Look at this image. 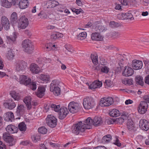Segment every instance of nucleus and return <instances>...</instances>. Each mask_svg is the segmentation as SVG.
I'll return each mask as SVG.
<instances>
[{
	"label": "nucleus",
	"mask_w": 149,
	"mask_h": 149,
	"mask_svg": "<svg viewBox=\"0 0 149 149\" xmlns=\"http://www.w3.org/2000/svg\"><path fill=\"white\" fill-rule=\"evenodd\" d=\"M78 123L74 124L72 127V133L76 134H78L80 132H84L86 129H90L92 125L97 127L102 125L103 122H78Z\"/></svg>",
	"instance_id": "obj_1"
},
{
	"label": "nucleus",
	"mask_w": 149,
	"mask_h": 149,
	"mask_svg": "<svg viewBox=\"0 0 149 149\" xmlns=\"http://www.w3.org/2000/svg\"><path fill=\"white\" fill-rule=\"evenodd\" d=\"M22 46L23 50L28 53H32L34 49L33 46L31 41L28 39L23 41Z\"/></svg>",
	"instance_id": "obj_2"
},
{
	"label": "nucleus",
	"mask_w": 149,
	"mask_h": 149,
	"mask_svg": "<svg viewBox=\"0 0 149 149\" xmlns=\"http://www.w3.org/2000/svg\"><path fill=\"white\" fill-rule=\"evenodd\" d=\"M59 84V82L56 80L52 81L50 84V91L56 96H58L60 94V89L58 86Z\"/></svg>",
	"instance_id": "obj_3"
},
{
	"label": "nucleus",
	"mask_w": 149,
	"mask_h": 149,
	"mask_svg": "<svg viewBox=\"0 0 149 149\" xmlns=\"http://www.w3.org/2000/svg\"><path fill=\"white\" fill-rule=\"evenodd\" d=\"M68 107L70 111L73 113H77L81 109V105L79 103L73 101L69 103Z\"/></svg>",
	"instance_id": "obj_4"
},
{
	"label": "nucleus",
	"mask_w": 149,
	"mask_h": 149,
	"mask_svg": "<svg viewBox=\"0 0 149 149\" xmlns=\"http://www.w3.org/2000/svg\"><path fill=\"white\" fill-rule=\"evenodd\" d=\"M83 104L86 109H89L93 108L95 104L94 100L90 97L85 98L83 100Z\"/></svg>",
	"instance_id": "obj_5"
},
{
	"label": "nucleus",
	"mask_w": 149,
	"mask_h": 149,
	"mask_svg": "<svg viewBox=\"0 0 149 149\" xmlns=\"http://www.w3.org/2000/svg\"><path fill=\"white\" fill-rule=\"evenodd\" d=\"M18 23L19 28L24 29L27 27L29 23L28 19L25 16H23L19 19Z\"/></svg>",
	"instance_id": "obj_6"
},
{
	"label": "nucleus",
	"mask_w": 149,
	"mask_h": 149,
	"mask_svg": "<svg viewBox=\"0 0 149 149\" xmlns=\"http://www.w3.org/2000/svg\"><path fill=\"white\" fill-rule=\"evenodd\" d=\"M10 134L7 132H5L3 134V139L6 142L9 143V146H12L14 145L16 141V140L14 139Z\"/></svg>",
	"instance_id": "obj_7"
},
{
	"label": "nucleus",
	"mask_w": 149,
	"mask_h": 149,
	"mask_svg": "<svg viewBox=\"0 0 149 149\" xmlns=\"http://www.w3.org/2000/svg\"><path fill=\"white\" fill-rule=\"evenodd\" d=\"M113 99L111 97L102 98L100 101V104L102 107L109 106L113 103Z\"/></svg>",
	"instance_id": "obj_8"
},
{
	"label": "nucleus",
	"mask_w": 149,
	"mask_h": 149,
	"mask_svg": "<svg viewBox=\"0 0 149 149\" xmlns=\"http://www.w3.org/2000/svg\"><path fill=\"white\" fill-rule=\"evenodd\" d=\"M4 106L7 109L12 110L14 109L16 106L15 102L12 99H9L6 100L3 104Z\"/></svg>",
	"instance_id": "obj_9"
},
{
	"label": "nucleus",
	"mask_w": 149,
	"mask_h": 149,
	"mask_svg": "<svg viewBox=\"0 0 149 149\" xmlns=\"http://www.w3.org/2000/svg\"><path fill=\"white\" fill-rule=\"evenodd\" d=\"M58 112V118L60 120L64 118L69 113L68 109L65 107H61Z\"/></svg>",
	"instance_id": "obj_10"
},
{
	"label": "nucleus",
	"mask_w": 149,
	"mask_h": 149,
	"mask_svg": "<svg viewBox=\"0 0 149 149\" xmlns=\"http://www.w3.org/2000/svg\"><path fill=\"white\" fill-rule=\"evenodd\" d=\"M20 84L27 86L29 84L31 81V80L29 78H27L26 76L24 75H20L19 80H17Z\"/></svg>",
	"instance_id": "obj_11"
},
{
	"label": "nucleus",
	"mask_w": 149,
	"mask_h": 149,
	"mask_svg": "<svg viewBox=\"0 0 149 149\" xmlns=\"http://www.w3.org/2000/svg\"><path fill=\"white\" fill-rule=\"evenodd\" d=\"M1 22L2 25L4 29L8 30L10 28V24L8 18L5 16H3L1 18Z\"/></svg>",
	"instance_id": "obj_12"
},
{
	"label": "nucleus",
	"mask_w": 149,
	"mask_h": 149,
	"mask_svg": "<svg viewBox=\"0 0 149 149\" xmlns=\"http://www.w3.org/2000/svg\"><path fill=\"white\" fill-rule=\"evenodd\" d=\"M26 63L23 61H18L16 65V69L18 71H22L26 68Z\"/></svg>",
	"instance_id": "obj_13"
},
{
	"label": "nucleus",
	"mask_w": 149,
	"mask_h": 149,
	"mask_svg": "<svg viewBox=\"0 0 149 149\" xmlns=\"http://www.w3.org/2000/svg\"><path fill=\"white\" fill-rule=\"evenodd\" d=\"M133 69L128 66H126L122 74L125 77H129L132 76L134 73Z\"/></svg>",
	"instance_id": "obj_14"
},
{
	"label": "nucleus",
	"mask_w": 149,
	"mask_h": 149,
	"mask_svg": "<svg viewBox=\"0 0 149 149\" xmlns=\"http://www.w3.org/2000/svg\"><path fill=\"white\" fill-rule=\"evenodd\" d=\"M117 18L119 19H130L131 20L134 19L133 15L131 13H128L118 14Z\"/></svg>",
	"instance_id": "obj_15"
},
{
	"label": "nucleus",
	"mask_w": 149,
	"mask_h": 149,
	"mask_svg": "<svg viewBox=\"0 0 149 149\" xmlns=\"http://www.w3.org/2000/svg\"><path fill=\"white\" fill-rule=\"evenodd\" d=\"M6 129L7 133L9 134L16 133L18 130L17 127L11 125H8Z\"/></svg>",
	"instance_id": "obj_16"
},
{
	"label": "nucleus",
	"mask_w": 149,
	"mask_h": 149,
	"mask_svg": "<svg viewBox=\"0 0 149 149\" xmlns=\"http://www.w3.org/2000/svg\"><path fill=\"white\" fill-rule=\"evenodd\" d=\"M30 70L33 74H37L40 72V69L38 65L35 64H31L29 67Z\"/></svg>",
	"instance_id": "obj_17"
},
{
	"label": "nucleus",
	"mask_w": 149,
	"mask_h": 149,
	"mask_svg": "<svg viewBox=\"0 0 149 149\" xmlns=\"http://www.w3.org/2000/svg\"><path fill=\"white\" fill-rule=\"evenodd\" d=\"M102 85V82L96 80L94 81L89 86V88L90 89L94 90L97 88L100 87Z\"/></svg>",
	"instance_id": "obj_18"
},
{
	"label": "nucleus",
	"mask_w": 149,
	"mask_h": 149,
	"mask_svg": "<svg viewBox=\"0 0 149 149\" xmlns=\"http://www.w3.org/2000/svg\"><path fill=\"white\" fill-rule=\"evenodd\" d=\"M148 107L147 104L144 101H141L140 102V114H144L147 111Z\"/></svg>",
	"instance_id": "obj_19"
},
{
	"label": "nucleus",
	"mask_w": 149,
	"mask_h": 149,
	"mask_svg": "<svg viewBox=\"0 0 149 149\" xmlns=\"http://www.w3.org/2000/svg\"><path fill=\"white\" fill-rule=\"evenodd\" d=\"M91 38L92 40L97 41H101L103 39V37L98 32L92 33Z\"/></svg>",
	"instance_id": "obj_20"
},
{
	"label": "nucleus",
	"mask_w": 149,
	"mask_h": 149,
	"mask_svg": "<svg viewBox=\"0 0 149 149\" xmlns=\"http://www.w3.org/2000/svg\"><path fill=\"white\" fill-rule=\"evenodd\" d=\"M31 98L30 96L26 97L23 100V101L26 104L28 109H30L31 108Z\"/></svg>",
	"instance_id": "obj_21"
},
{
	"label": "nucleus",
	"mask_w": 149,
	"mask_h": 149,
	"mask_svg": "<svg viewBox=\"0 0 149 149\" xmlns=\"http://www.w3.org/2000/svg\"><path fill=\"white\" fill-rule=\"evenodd\" d=\"M4 120L6 121H12L14 120V116L12 112H8L4 115Z\"/></svg>",
	"instance_id": "obj_22"
},
{
	"label": "nucleus",
	"mask_w": 149,
	"mask_h": 149,
	"mask_svg": "<svg viewBox=\"0 0 149 149\" xmlns=\"http://www.w3.org/2000/svg\"><path fill=\"white\" fill-rule=\"evenodd\" d=\"M29 5L28 1L27 0H21L19 3L18 6L22 9H24L28 7Z\"/></svg>",
	"instance_id": "obj_23"
},
{
	"label": "nucleus",
	"mask_w": 149,
	"mask_h": 149,
	"mask_svg": "<svg viewBox=\"0 0 149 149\" xmlns=\"http://www.w3.org/2000/svg\"><path fill=\"white\" fill-rule=\"evenodd\" d=\"M109 114L111 117H116L120 116V113L118 110L113 109L109 111Z\"/></svg>",
	"instance_id": "obj_24"
},
{
	"label": "nucleus",
	"mask_w": 149,
	"mask_h": 149,
	"mask_svg": "<svg viewBox=\"0 0 149 149\" xmlns=\"http://www.w3.org/2000/svg\"><path fill=\"white\" fill-rule=\"evenodd\" d=\"M95 31L98 32L105 31L107 30V28L102 25L99 24L96 25L95 28Z\"/></svg>",
	"instance_id": "obj_25"
},
{
	"label": "nucleus",
	"mask_w": 149,
	"mask_h": 149,
	"mask_svg": "<svg viewBox=\"0 0 149 149\" xmlns=\"http://www.w3.org/2000/svg\"><path fill=\"white\" fill-rule=\"evenodd\" d=\"M38 92L36 93V95L38 97L41 98L44 95L45 88L43 87H40L38 88Z\"/></svg>",
	"instance_id": "obj_26"
},
{
	"label": "nucleus",
	"mask_w": 149,
	"mask_h": 149,
	"mask_svg": "<svg viewBox=\"0 0 149 149\" xmlns=\"http://www.w3.org/2000/svg\"><path fill=\"white\" fill-rule=\"evenodd\" d=\"M103 120V118L101 116H95L93 119L89 117L86 119L84 121H102Z\"/></svg>",
	"instance_id": "obj_27"
},
{
	"label": "nucleus",
	"mask_w": 149,
	"mask_h": 149,
	"mask_svg": "<svg viewBox=\"0 0 149 149\" xmlns=\"http://www.w3.org/2000/svg\"><path fill=\"white\" fill-rule=\"evenodd\" d=\"M140 61L137 60H134L132 62V67L135 70H139L140 68L139 63Z\"/></svg>",
	"instance_id": "obj_28"
},
{
	"label": "nucleus",
	"mask_w": 149,
	"mask_h": 149,
	"mask_svg": "<svg viewBox=\"0 0 149 149\" xmlns=\"http://www.w3.org/2000/svg\"><path fill=\"white\" fill-rule=\"evenodd\" d=\"M120 115V116L116 118V120H113L112 121H118L119 120L120 121H123L124 120H126L128 119V116H127V114L125 113H122Z\"/></svg>",
	"instance_id": "obj_29"
},
{
	"label": "nucleus",
	"mask_w": 149,
	"mask_h": 149,
	"mask_svg": "<svg viewBox=\"0 0 149 149\" xmlns=\"http://www.w3.org/2000/svg\"><path fill=\"white\" fill-rule=\"evenodd\" d=\"M10 93L11 97L15 100L19 101L20 99V96L19 94L16 93L15 91H11Z\"/></svg>",
	"instance_id": "obj_30"
},
{
	"label": "nucleus",
	"mask_w": 149,
	"mask_h": 149,
	"mask_svg": "<svg viewBox=\"0 0 149 149\" xmlns=\"http://www.w3.org/2000/svg\"><path fill=\"white\" fill-rule=\"evenodd\" d=\"M112 137L110 134H107L103 136L102 139V142L104 143H109L111 140Z\"/></svg>",
	"instance_id": "obj_31"
},
{
	"label": "nucleus",
	"mask_w": 149,
	"mask_h": 149,
	"mask_svg": "<svg viewBox=\"0 0 149 149\" xmlns=\"http://www.w3.org/2000/svg\"><path fill=\"white\" fill-rule=\"evenodd\" d=\"M6 38L8 41L10 42H13L15 41L17 38L16 33H13L12 35L10 36H7Z\"/></svg>",
	"instance_id": "obj_32"
},
{
	"label": "nucleus",
	"mask_w": 149,
	"mask_h": 149,
	"mask_svg": "<svg viewBox=\"0 0 149 149\" xmlns=\"http://www.w3.org/2000/svg\"><path fill=\"white\" fill-rule=\"evenodd\" d=\"M63 36V35L61 33L56 32L52 34L51 36V38L53 39H57L61 38Z\"/></svg>",
	"instance_id": "obj_33"
},
{
	"label": "nucleus",
	"mask_w": 149,
	"mask_h": 149,
	"mask_svg": "<svg viewBox=\"0 0 149 149\" xmlns=\"http://www.w3.org/2000/svg\"><path fill=\"white\" fill-rule=\"evenodd\" d=\"M24 111V105L22 104L18 105L16 111L17 114L20 115L22 114Z\"/></svg>",
	"instance_id": "obj_34"
},
{
	"label": "nucleus",
	"mask_w": 149,
	"mask_h": 149,
	"mask_svg": "<svg viewBox=\"0 0 149 149\" xmlns=\"http://www.w3.org/2000/svg\"><path fill=\"white\" fill-rule=\"evenodd\" d=\"M1 5L6 8H10L12 5L11 2L8 0H1Z\"/></svg>",
	"instance_id": "obj_35"
},
{
	"label": "nucleus",
	"mask_w": 149,
	"mask_h": 149,
	"mask_svg": "<svg viewBox=\"0 0 149 149\" xmlns=\"http://www.w3.org/2000/svg\"><path fill=\"white\" fill-rule=\"evenodd\" d=\"M18 17L17 13L13 12L11 14L10 17V21L13 24L15 23L17 20Z\"/></svg>",
	"instance_id": "obj_36"
},
{
	"label": "nucleus",
	"mask_w": 149,
	"mask_h": 149,
	"mask_svg": "<svg viewBox=\"0 0 149 149\" xmlns=\"http://www.w3.org/2000/svg\"><path fill=\"white\" fill-rule=\"evenodd\" d=\"M15 56L11 49L8 51L6 56L8 59L10 60H12Z\"/></svg>",
	"instance_id": "obj_37"
},
{
	"label": "nucleus",
	"mask_w": 149,
	"mask_h": 149,
	"mask_svg": "<svg viewBox=\"0 0 149 149\" xmlns=\"http://www.w3.org/2000/svg\"><path fill=\"white\" fill-rule=\"evenodd\" d=\"M87 33L86 32H82L77 35V38L78 40H83L86 37Z\"/></svg>",
	"instance_id": "obj_38"
},
{
	"label": "nucleus",
	"mask_w": 149,
	"mask_h": 149,
	"mask_svg": "<svg viewBox=\"0 0 149 149\" xmlns=\"http://www.w3.org/2000/svg\"><path fill=\"white\" fill-rule=\"evenodd\" d=\"M38 131L40 133L45 134L47 132V129L45 127L42 126L38 128Z\"/></svg>",
	"instance_id": "obj_39"
},
{
	"label": "nucleus",
	"mask_w": 149,
	"mask_h": 149,
	"mask_svg": "<svg viewBox=\"0 0 149 149\" xmlns=\"http://www.w3.org/2000/svg\"><path fill=\"white\" fill-rule=\"evenodd\" d=\"M142 129L145 131H147L149 128V122H143L142 123L141 127Z\"/></svg>",
	"instance_id": "obj_40"
},
{
	"label": "nucleus",
	"mask_w": 149,
	"mask_h": 149,
	"mask_svg": "<svg viewBox=\"0 0 149 149\" xmlns=\"http://www.w3.org/2000/svg\"><path fill=\"white\" fill-rule=\"evenodd\" d=\"M91 58L93 63L95 65H97L98 64L97 56L95 55L91 54Z\"/></svg>",
	"instance_id": "obj_41"
},
{
	"label": "nucleus",
	"mask_w": 149,
	"mask_h": 149,
	"mask_svg": "<svg viewBox=\"0 0 149 149\" xmlns=\"http://www.w3.org/2000/svg\"><path fill=\"white\" fill-rule=\"evenodd\" d=\"M18 128L21 131H26V125L24 122H22L18 125Z\"/></svg>",
	"instance_id": "obj_42"
},
{
	"label": "nucleus",
	"mask_w": 149,
	"mask_h": 149,
	"mask_svg": "<svg viewBox=\"0 0 149 149\" xmlns=\"http://www.w3.org/2000/svg\"><path fill=\"white\" fill-rule=\"evenodd\" d=\"M57 119L52 115H49L46 118V121H57Z\"/></svg>",
	"instance_id": "obj_43"
},
{
	"label": "nucleus",
	"mask_w": 149,
	"mask_h": 149,
	"mask_svg": "<svg viewBox=\"0 0 149 149\" xmlns=\"http://www.w3.org/2000/svg\"><path fill=\"white\" fill-rule=\"evenodd\" d=\"M50 106L52 109L55 112H58L59 110L60 106L59 105H56L55 104H52L50 105Z\"/></svg>",
	"instance_id": "obj_44"
},
{
	"label": "nucleus",
	"mask_w": 149,
	"mask_h": 149,
	"mask_svg": "<svg viewBox=\"0 0 149 149\" xmlns=\"http://www.w3.org/2000/svg\"><path fill=\"white\" fill-rule=\"evenodd\" d=\"M127 124L129 130H134V122H127Z\"/></svg>",
	"instance_id": "obj_45"
},
{
	"label": "nucleus",
	"mask_w": 149,
	"mask_h": 149,
	"mask_svg": "<svg viewBox=\"0 0 149 149\" xmlns=\"http://www.w3.org/2000/svg\"><path fill=\"white\" fill-rule=\"evenodd\" d=\"M40 79L45 81H48L49 80V77L48 75L41 74L40 77Z\"/></svg>",
	"instance_id": "obj_46"
},
{
	"label": "nucleus",
	"mask_w": 149,
	"mask_h": 149,
	"mask_svg": "<svg viewBox=\"0 0 149 149\" xmlns=\"http://www.w3.org/2000/svg\"><path fill=\"white\" fill-rule=\"evenodd\" d=\"M43 61V62H45V63H47L48 62H50L51 61V60L50 59H47L46 58H45L42 59V58H38L37 61L39 64H41L42 63V61Z\"/></svg>",
	"instance_id": "obj_47"
},
{
	"label": "nucleus",
	"mask_w": 149,
	"mask_h": 149,
	"mask_svg": "<svg viewBox=\"0 0 149 149\" xmlns=\"http://www.w3.org/2000/svg\"><path fill=\"white\" fill-rule=\"evenodd\" d=\"M29 87L33 90H35L36 88V83L35 82H31L30 81V83L29 84H28Z\"/></svg>",
	"instance_id": "obj_48"
},
{
	"label": "nucleus",
	"mask_w": 149,
	"mask_h": 149,
	"mask_svg": "<svg viewBox=\"0 0 149 149\" xmlns=\"http://www.w3.org/2000/svg\"><path fill=\"white\" fill-rule=\"evenodd\" d=\"M41 138V136L39 134L36 135L34 136L33 137H32V140L35 143L40 139Z\"/></svg>",
	"instance_id": "obj_49"
},
{
	"label": "nucleus",
	"mask_w": 149,
	"mask_h": 149,
	"mask_svg": "<svg viewBox=\"0 0 149 149\" xmlns=\"http://www.w3.org/2000/svg\"><path fill=\"white\" fill-rule=\"evenodd\" d=\"M109 26L112 28L117 27L119 26V24L118 23L112 21L110 22Z\"/></svg>",
	"instance_id": "obj_50"
},
{
	"label": "nucleus",
	"mask_w": 149,
	"mask_h": 149,
	"mask_svg": "<svg viewBox=\"0 0 149 149\" xmlns=\"http://www.w3.org/2000/svg\"><path fill=\"white\" fill-rule=\"evenodd\" d=\"M58 3L57 1H50L48 3L49 6H51L52 8H54L56 7V6L58 5Z\"/></svg>",
	"instance_id": "obj_51"
},
{
	"label": "nucleus",
	"mask_w": 149,
	"mask_h": 149,
	"mask_svg": "<svg viewBox=\"0 0 149 149\" xmlns=\"http://www.w3.org/2000/svg\"><path fill=\"white\" fill-rule=\"evenodd\" d=\"M38 15L40 17L39 18L42 19H45L47 17V15L43 11L41 12L40 13L38 14Z\"/></svg>",
	"instance_id": "obj_52"
},
{
	"label": "nucleus",
	"mask_w": 149,
	"mask_h": 149,
	"mask_svg": "<svg viewBox=\"0 0 149 149\" xmlns=\"http://www.w3.org/2000/svg\"><path fill=\"white\" fill-rule=\"evenodd\" d=\"M57 122H48L47 124L49 127L53 128L55 127L57 125Z\"/></svg>",
	"instance_id": "obj_53"
},
{
	"label": "nucleus",
	"mask_w": 149,
	"mask_h": 149,
	"mask_svg": "<svg viewBox=\"0 0 149 149\" xmlns=\"http://www.w3.org/2000/svg\"><path fill=\"white\" fill-rule=\"evenodd\" d=\"M113 143L118 147H120L121 146V143L120 142V141L117 136H116L115 141Z\"/></svg>",
	"instance_id": "obj_54"
},
{
	"label": "nucleus",
	"mask_w": 149,
	"mask_h": 149,
	"mask_svg": "<svg viewBox=\"0 0 149 149\" xmlns=\"http://www.w3.org/2000/svg\"><path fill=\"white\" fill-rule=\"evenodd\" d=\"M65 47L69 52H72L74 51L70 45H65Z\"/></svg>",
	"instance_id": "obj_55"
},
{
	"label": "nucleus",
	"mask_w": 149,
	"mask_h": 149,
	"mask_svg": "<svg viewBox=\"0 0 149 149\" xmlns=\"http://www.w3.org/2000/svg\"><path fill=\"white\" fill-rule=\"evenodd\" d=\"M124 63L123 60V59H121L119 61L118 64L120 67L118 68V70H120L122 69V68L123 67V65Z\"/></svg>",
	"instance_id": "obj_56"
},
{
	"label": "nucleus",
	"mask_w": 149,
	"mask_h": 149,
	"mask_svg": "<svg viewBox=\"0 0 149 149\" xmlns=\"http://www.w3.org/2000/svg\"><path fill=\"white\" fill-rule=\"evenodd\" d=\"M109 71V68L106 66L103 67L101 69V72H102L107 73Z\"/></svg>",
	"instance_id": "obj_57"
},
{
	"label": "nucleus",
	"mask_w": 149,
	"mask_h": 149,
	"mask_svg": "<svg viewBox=\"0 0 149 149\" xmlns=\"http://www.w3.org/2000/svg\"><path fill=\"white\" fill-rule=\"evenodd\" d=\"M105 84L107 88L110 87L112 85L111 81L109 80H106L104 84Z\"/></svg>",
	"instance_id": "obj_58"
},
{
	"label": "nucleus",
	"mask_w": 149,
	"mask_h": 149,
	"mask_svg": "<svg viewBox=\"0 0 149 149\" xmlns=\"http://www.w3.org/2000/svg\"><path fill=\"white\" fill-rule=\"evenodd\" d=\"M20 0H12L11 3L13 6L19 5Z\"/></svg>",
	"instance_id": "obj_59"
},
{
	"label": "nucleus",
	"mask_w": 149,
	"mask_h": 149,
	"mask_svg": "<svg viewBox=\"0 0 149 149\" xmlns=\"http://www.w3.org/2000/svg\"><path fill=\"white\" fill-rule=\"evenodd\" d=\"M51 45L52 43H49L45 45V47L48 51H50L52 49Z\"/></svg>",
	"instance_id": "obj_60"
},
{
	"label": "nucleus",
	"mask_w": 149,
	"mask_h": 149,
	"mask_svg": "<svg viewBox=\"0 0 149 149\" xmlns=\"http://www.w3.org/2000/svg\"><path fill=\"white\" fill-rule=\"evenodd\" d=\"M71 10L73 12L75 13L76 14H78L80 13L81 12V11L80 10V9H75L74 8H71Z\"/></svg>",
	"instance_id": "obj_61"
},
{
	"label": "nucleus",
	"mask_w": 149,
	"mask_h": 149,
	"mask_svg": "<svg viewBox=\"0 0 149 149\" xmlns=\"http://www.w3.org/2000/svg\"><path fill=\"white\" fill-rule=\"evenodd\" d=\"M143 100H145V102L149 103V95H145L143 97Z\"/></svg>",
	"instance_id": "obj_62"
},
{
	"label": "nucleus",
	"mask_w": 149,
	"mask_h": 149,
	"mask_svg": "<svg viewBox=\"0 0 149 149\" xmlns=\"http://www.w3.org/2000/svg\"><path fill=\"white\" fill-rule=\"evenodd\" d=\"M135 80L136 84L137 85H140V76L137 75L136 76Z\"/></svg>",
	"instance_id": "obj_63"
},
{
	"label": "nucleus",
	"mask_w": 149,
	"mask_h": 149,
	"mask_svg": "<svg viewBox=\"0 0 149 149\" xmlns=\"http://www.w3.org/2000/svg\"><path fill=\"white\" fill-rule=\"evenodd\" d=\"M145 82L146 84L149 85V74L145 77Z\"/></svg>",
	"instance_id": "obj_64"
}]
</instances>
